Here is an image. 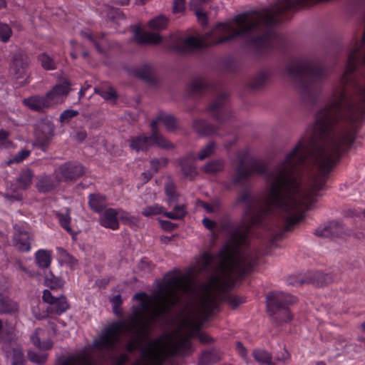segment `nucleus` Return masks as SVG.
Returning a JSON list of instances; mask_svg holds the SVG:
<instances>
[{"label": "nucleus", "instance_id": "nucleus-1", "mask_svg": "<svg viewBox=\"0 0 365 365\" xmlns=\"http://www.w3.org/2000/svg\"><path fill=\"white\" fill-rule=\"evenodd\" d=\"M254 173L264 176L269 185L265 197L253 196L247 189L239 193L236 204L245 205L242 222L230 227V239L215 259L207 252L202 255L200 271L207 270L214 262L212 274L208 282L202 285V293L199 294L185 276L165 279L153 293L152 307L145 299V293H137L134 299L140 302V308L135 309L123 322L128 324L129 331L143 333L156 319L166 317L174 307L180 304L184 294L199 297V314L203 321L207 320L218 307L215 292L230 289L235 283L234 277L240 278L249 273L256 263V253L247 245L252 227H265L272 241L283 237L286 232V164H278L271 170L265 164H238L232 182L235 185L243 183Z\"/></svg>", "mask_w": 365, "mask_h": 365}, {"label": "nucleus", "instance_id": "nucleus-2", "mask_svg": "<svg viewBox=\"0 0 365 365\" xmlns=\"http://www.w3.org/2000/svg\"><path fill=\"white\" fill-rule=\"evenodd\" d=\"M285 74L297 85L304 103H317L321 93V84L329 71L323 61L317 57L292 59L284 66Z\"/></svg>", "mask_w": 365, "mask_h": 365}, {"label": "nucleus", "instance_id": "nucleus-3", "mask_svg": "<svg viewBox=\"0 0 365 365\" xmlns=\"http://www.w3.org/2000/svg\"><path fill=\"white\" fill-rule=\"evenodd\" d=\"M182 325L190 329L186 335H180L166 348L163 344L165 335L154 339L143 347L140 359L135 365H163L169 357L187 354L190 350V339L196 334H199L203 325V321L191 319L190 317L182 320Z\"/></svg>", "mask_w": 365, "mask_h": 365}, {"label": "nucleus", "instance_id": "nucleus-4", "mask_svg": "<svg viewBox=\"0 0 365 365\" xmlns=\"http://www.w3.org/2000/svg\"><path fill=\"white\" fill-rule=\"evenodd\" d=\"M128 328V324L122 322H115L109 325L102 332L100 338L94 341V346L99 349H105L108 351H114L115 344L120 340L119 332L124 331L133 336L132 339L126 344L125 349L129 353L134 352L139 349L142 338L148 334V329H145L140 334H137L129 331Z\"/></svg>", "mask_w": 365, "mask_h": 365}, {"label": "nucleus", "instance_id": "nucleus-5", "mask_svg": "<svg viewBox=\"0 0 365 365\" xmlns=\"http://www.w3.org/2000/svg\"><path fill=\"white\" fill-rule=\"evenodd\" d=\"M297 302V298L288 293L270 292L267 295V312L272 319L282 324L292 320L289 307Z\"/></svg>", "mask_w": 365, "mask_h": 365}, {"label": "nucleus", "instance_id": "nucleus-6", "mask_svg": "<svg viewBox=\"0 0 365 365\" xmlns=\"http://www.w3.org/2000/svg\"><path fill=\"white\" fill-rule=\"evenodd\" d=\"M228 94L225 91L217 92L208 106L207 111L217 122L225 123L232 120V111L227 108Z\"/></svg>", "mask_w": 365, "mask_h": 365}, {"label": "nucleus", "instance_id": "nucleus-7", "mask_svg": "<svg viewBox=\"0 0 365 365\" xmlns=\"http://www.w3.org/2000/svg\"><path fill=\"white\" fill-rule=\"evenodd\" d=\"M128 143L130 148L138 153L147 150L154 144L166 149L173 148V145L160 135L158 132H154L153 130L150 135L141 134L135 137H132L128 140Z\"/></svg>", "mask_w": 365, "mask_h": 365}, {"label": "nucleus", "instance_id": "nucleus-8", "mask_svg": "<svg viewBox=\"0 0 365 365\" xmlns=\"http://www.w3.org/2000/svg\"><path fill=\"white\" fill-rule=\"evenodd\" d=\"M54 124L48 118L39 119L35 124L34 135L37 145L45 151L54 136Z\"/></svg>", "mask_w": 365, "mask_h": 365}, {"label": "nucleus", "instance_id": "nucleus-9", "mask_svg": "<svg viewBox=\"0 0 365 365\" xmlns=\"http://www.w3.org/2000/svg\"><path fill=\"white\" fill-rule=\"evenodd\" d=\"M85 173L82 165L75 162H67L55 169L53 175L61 182L75 180Z\"/></svg>", "mask_w": 365, "mask_h": 365}, {"label": "nucleus", "instance_id": "nucleus-10", "mask_svg": "<svg viewBox=\"0 0 365 365\" xmlns=\"http://www.w3.org/2000/svg\"><path fill=\"white\" fill-rule=\"evenodd\" d=\"M43 300L50 304V312L60 315L69 309V304L65 296H53L51 292L46 289L43 293Z\"/></svg>", "mask_w": 365, "mask_h": 365}, {"label": "nucleus", "instance_id": "nucleus-11", "mask_svg": "<svg viewBox=\"0 0 365 365\" xmlns=\"http://www.w3.org/2000/svg\"><path fill=\"white\" fill-rule=\"evenodd\" d=\"M15 232L13 235V243L16 249L22 252H29L31 250V242L33 236L27 231L14 225Z\"/></svg>", "mask_w": 365, "mask_h": 365}, {"label": "nucleus", "instance_id": "nucleus-12", "mask_svg": "<svg viewBox=\"0 0 365 365\" xmlns=\"http://www.w3.org/2000/svg\"><path fill=\"white\" fill-rule=\"evenodd\" d=\"M314 234L320 237H339L345 234L344 226L337 221H331L319 227Z\"/></svg>", "mask_w": 365, "mask_h": 365}, {"label": "nucleus", "instance_id": "nucleus-13", "mask_svg": "<svg viewBox=\"0 0 365 365\" xmlns=\"http://www.w3.org/2000/svg\"><path fill=\"white\" fill-rule=\"evenodd\" d=\"M71 84L68 80L63 79L60 83L54 86L52 89L47 93L53 106L63 102V97L68 95L71 91Z\"/></svg>", "mask_w": 365, "mask_h": 365}, {"label": "nucleus", "instance_id": "nucleus-14", "mask_svg": "<svg viewBox=\"0 0 365 365\" xmlns=\"http://www.w3.org/2000/svg\"><path fill=\"white\" fill-rule=\"evenodd\" d=\"M29 68V59L26 54L16 53L12 58L11 71L16 78H21L26 74Z\"/></svg>", "mask_w": 365, "mask_h": 365}, {"label": "nucleus", "instance_id": "nucleus-15", "mask_svg": "<svg viewBox=\"0 0 365 365\" xmlns=\"http://www.w3.org/2000/svg\"><path fill=\"white\" fill-rule=\"evenodd\" d=\"M60 182L55 176L43 174L38 177L36 187L40 193H49L56 190Z\"/></svg>", "mask_w": 365, "mask_h": 365}, {"label": "nucleus", "instance_id": "nucleus-16", "mask_svg": "<svg viewBox=\"0 0 365 365\" xmlns=\"http://www.w3.org/2000/svg\"><path fill=\"white\" fill-rule=\"evenodd\" d=\"M24 104L34 111H43L53 106L47 93L46 96H33L24 100Z\"/></svg>", "mask_w": 365, "mask_h": 365}, {"label": "nucleus", "instance_id": "nucleus-17", "mask_svg": "<svg viewBox=\"0 0 365 365\" xmlns=\"http://www.w3.org/2000/svg\"><path fill=\"white\" fill-rule=\"evenodd\" d=\"M119 212L113 208L106 209L99 218L100 224L106 228L117 230L119 227L118 215Z\"/></svg>", "mask_w": 365, "mask_h": 365}, {"label": "nucleus", "instance_id": "nucleus-18", "mask_svg": "<svg viewBox=\"0 0 365 365\" xmlns=\"http://www.w3.org/2000/svg\"><path fill=\"white\" fill-rule=\"evenodd\" d=\"M195 161V155L192 153H190L182 158L180 162L184 175L190 179L194 178L197 174Z\"/></svg>", "mask_w": 365, "mask_h": 365}, {"label": "nucleus", "instance_id": "nucleus-19", "mask_svg": "<svg viewBox=\"0 0 365 365\" xmlns=\"http://www.w3.org/2000/svg\"><path fill=\"white\" fill-rule=\"evenodd\" d=\"M194 130L201 136H210L217 135L218 128L205 120L195 119L193 120Z\"/></svg>", "mask_w": 365, "mask_h": 365}, {"label": "nucleus", "instance_id": "nucleus-20", "mask_svg": "<svg viewBox=\"0 0 365 365\" xmlns=\"http://www.w3.org/2000/svg\"><path fill=\"white\" fill-rule=\"evenodd\" d=\"M159 123H163L168 130H173L177 126L175 118L173 115L165 113H159L155 119L152 121L151 128L153 131L158 132L157 125Z\"/></svg>", "mask_w": 365, "mask_h": 365}, {"label": "nucleus", "instance_id": "nucleus-21", "mask_svg": "<svg viewBox=\"0 0 365 365\" xmlns=\"http://www.w3.org/2000/svg\"><path fill=\"white\" fill-rule=\"evenodd\" d=\"M209 84L205 78L199 77L192 79L187 86V93L190 96L200 95Z\"/></svg>", "mask_w": 365, "mask_h": 365}, {"label": "nucleus", "instance_id": "nucleus-22", "mask_svg": "<svg viewBox=\"0 0 365 365\" xmlns=\"http://www.w3.org/2000/svg\"><path fill=\"white\" fill-rule=\"evenodd\" d=\"M18 311V303L0 292V314H13Z\"/></svg>", "mask_w": 365, "mask_h": 365}, {"label": "nucleus", "instance_id": "nucleus-23", "mask_svg": "<svg viewBox=\"0 0 365 365\" xmlns=\"http://www.w3.org/2000/svg\"><path fill=\"white\" fill-rule=\"evenodd\" d=\"M88 205L93 212H100L106 207V197L99 193L90 194L88 195Z\"/></svg>", "mask_w": 365, "mask_h": 365}, {"label": "nucleus", "instance_id": "nucleus-24", "mask_svg": "<svg viewBox=\"0 0 365 365\" xmlns=\"http://www.w3.org/2000/svg\"><path fill=\"white\" fill-rule=\"evenodd\" d=\"M34 176V172L31 169L24 168L21 170L16 180L18 188L21 190L28 189L32 183Z\"/></svg>", "mask_w": 365, "mask_h": 365}, {"label": "nucleus", "instance_id": "nucleus-25", "mask_svg": "<svg viewBox=\"0 0 365 365\" xmlns=\"http://www.w3.org/2000/svg\"><path fill=\"white\" fill-rule=\"evenodd\" d=\"M52 259L51 252L46 250H39L35 253V262L40 269L48 268Z\"/></svg>", "mask_w": 365, "mask_h": 365}, {"label": "nucleus", "instance_id": "nucleus-26", "mask_svg": "<svg viewBox=\"0 0 365 365\" xmlns=\"http://www.w3.org/2000/svg\"><path fill=\"white\" fill-rule=\"evenodd\" d=\"M169 19L165 15L160 14L148 22V27L154 31H160L168 27Z\"/></svg>", "mask_w": 365, "mask_h": 365}, {"label": "nucleus", "instance_id": "nucleus-27", "mask_svg": "<svg viewBox=\"0 0 365 365\" xmlns=\"http://www.w3.org/2000/svg\"><path fill=\"white\" fill-rule=\"evenodd\" d=\"M154 69L152 66L149 64H143L140 67L138 68L135 70V75L148 82V83H153L154 82Z\"/></svg>", "mask_w": 365, "mask_h": 365}, {"label": "nucleus", "instance_id": "nucleus-28", "mask_svg": "<svg viewBox=\"0 0 365 365\" xmlns=\"http://www.w3.org/2000/svg\"><path fill=\"white\" fill-rule=\"evenodd\" d=\"M255 360L262 365H276L272 362V354L264 349H255L252 352Z\"/></svg>", "mask_w": 365, "mask_h": 365}, {"label": "nucleus", "instance_id": "nucleus-29", "mask_svg": "<svg viewBox=\"0 0 365 365\" xmlns=\"http://www.w3.org/2000/svg\"><path fill=\"white\" fill-rule=\"evenodd\" d=\"M223 168L224 161L222 160L217 159L206 163L201 169L207 174L215 175L221 172L223 170Z\"/></svg>", "mask_w": 365, "mask_h": 365}, {"label": "nucleus", "instance_id": "nucleus-30", "mask_svg": "<svg viewBox=\"0 0 365 365\" xmlns=\"http://www.w3.org/2000/svg\"><path fill=\"white\" fill-rule=\"evenodd\" d=\"M221 359L220 354L217 351L204 352L199 360L200 365H210L217 363Z\"/></svg>", "mask_w": 365, "mask_h": 365}, {"label": "nucleus", "instance_id": "nucleus-31", "mask_svg": "<svg viewBox=\"0 0 365 365\" xmlns=\"http://www.w3.org/2000/svg\"><path fill=\"white\" fill-rule=\"evenodd\" d=\"M94 91L106 101L115 103L118 98L115 91L110 86L95 88Z\"/></svg>", "mask_w": 365, "mask_h": 365}, {"label": "nucleus", "instance_id": "nucleus-32", "mask_svg": "<svg viewBox=\"0 0 365 365\" xmlns=\"http://www.w3.org/2000/svg\"><path fill=\"white\" fill-rule=\"evenodd\" d=\"M248 56L253 59H260L270 54L269 47H248Z\"/></svg>", "mask_w": 365, "mask_h": 365}, {"label": "nucleus", "instance_id": "nucleus-33", "mask_svg": "<svg viewBox=\"0 0 365 365\" xmlns=\"http://www.w3.org/2000/svg\"><path fill=\"white\" fill-rule=\"evenodd\" d=\"M268 78L269 76L266 72H260L252 78L250 83V86L255 90L260 89L266 85Z\"/></svg>", "mask_w": 365, "mask_h": 365}, {"label": "nucleus", "instance_id": "nucleus-34", "mask_svg": "<svg viewBox=\"0 0 365 365\" xmlns=\"http://www.w3.org/2000/svg\"><path fill=\"white\" fill-rule=\"evenodd\" d=\"M165 193L168 197V204L171 206L177 203L178 195L176 192V187L171 181L168 182L165 185Z\"/></svg>", "mask_w": 365, "mask_h": 365}, {"label": "nucleus", "instance_id": "nucleus-35", "mask_svg": "<svg viewBox=\"0 0 365 365\" xmlns=\"http://www.w3.org/2000/svg\"><path fill=\"white\" fill-rule=\"evenodd\" d=\"M202 47H170L171 53L180 56H187L196 54Z\"/></svg>", "mask_w": 365, "mask_h": 365}, {"label": "nucleus", "instance_id": "nucleus-36", "mask_svg": "<svg viewBox=\"0 0 365 365\" xmlns=\"http://www.w3.org/2000/svg\"><path fill=\"white\" fill-rule=\"evenodd\" d=\"M174 205L173 210L171 212H166L165 210L164 216L172 220H180L184 217L186 214L185 207L184 205H178L176 203Z\"/></svg>", "mask_w": 365, "mask_h": 365}, {"label": "nucleus", "instance_id": "nucleus-37", "mask_svg": "<svg viewBox=\"0 0 365 365\" xmlns=\"http://www.w3.org/2000/svg\"><path fill=\"white\" fill-rule=\"evenodd\" d=\"M42 329H36L35 332L31 335V339L33 344L39 349H49L52 347V343L51 341H46L43 342H41L40 341V334L42 332Z\"/></svg>", "mask_w": 365, "mask_h": 365}, {"label": "nucleus", "instance_id": "nucleus-38", "mask_svg": "<svg viewBox=\"0 0 365 365\" xmlns=\"http://www.w3.org/2000/svg\"><path fill=\"white\" fill-rule=\"evenodd\" d=\"M63 284L64 281L61 278L54 276L51 272L45 276V284L51 289L61 288Z\"/></svg>", "mask_w": 365, "mask_h": 365}, {"label": "nucleus", "instance_id": "nucleus-39", "mask_svg": "<svg viewBox=\"0 0 365 365\" xmlns=\"http://www.w3.org/2000/svg\"><path fill=\"white\" fill-rule=\"evenodd\" d=\"M334 277L331 274L316 272L314 275V282L318 286H324L335 281Z\"/></svg>", "mask_w": 365, "mask_h": 365}, {"label": "nucleus", "instance_id": "nucleus-40", "mask_svg": "<svg viewBox=\"0 0 365 365\" xmlns=\"http://www.w3.org/2000/svg\"><path fill=\"white\" fill-rule=\"evenodd\" d=\"M217 145L215 141L209 142L205 147H203L197 155V159L203 160L215 153Z\"/></svg>", "mask_w": 365, "mask_h": 365}, {"label": "nucleus", "instance_id": "nucleus-41", "mask_svg": "<svg viewBox=\"0 0 365 365\" xmlns=\"http://www.w3.org/2000/svg\"><path fill=\"white\" fill-rule=\"evenodd\" d=\"M164 212L165 208L158 204H154L153 205L148 206L142 211V214L145 217H151L160 214H163L164 215Z\"/></svg>", "mask_w": 365, "mask_h": 365}, {"label": "nucleus", "instance_id": "nucleus-42", "mask_svg": "<svg viewBox=\"0 0 365 365\" xmlns=\"http://www.w3.org/2000/svg\"><path fill=\"white\" fill-rule=\"evenodd\" d=\"M38 60L41 62V66L46 70L56 69V63L53 59L46 53L39 55Z\"/></svg>", "mask_w": 365, "mask_h": 365}, {"label": "nucleus", "instance_id": "nucleus-43", "mask_svg": "<svg viewBox=\"0 0 365 365\" xmlns=\"http://www.w3.org/2000/svg\"><path fill=\"white\" fill-rule=\"evenodd\" d=\"M59 222L61 225L70 234H73V232L70 227V222H71V217L68 212L63 214V213H58L57 214Z\"/></svg>", "mask_w": 365, "mask_h": 365}, {"label": "nucleus", "instance_id": "nucleus-44", "mask_svg": "<svg viewBox=\"0 0 365 365\" xmlns=\"http://www.w3.org/2000/svg\"><path fill=\"white\" fill-rule=\"evenodd\" d=\"M30 150L27 149L21 150L17 153L11 159L7 161V165H10L13 163H19L26 159L30 155Z\"/></svg>", "mask_w": 365, "mask_h": 365}, {"label": "nucleus", "instance_id": "nucleus-45", "mask_svg": "<svg viewBox=\"0 0 365 365\" xmlns=\"http://www.w3.org/2000/svg\"><path fill=\"white\" fill-rule=\"evenodd\" d=\"M28 358L32 362L38 364H42L46 362L47 359V354L29 351L28 352Z\"/></svg>", "mask_w": 365, "mask_h": 365}, {"label": "nucleus", "instance_id": "nucleus-46", "mask_svg": "<svg viewBox=\"0 0 365 365\" xmlns=\"http://www.w3.org/2000/svg\"><path fill=\"white\" fill-rule=\"evenodd\" d=\"M61 365H94V364L88 357L82 356L74 361L67 359L64 361Z\"/></svg>", "mask_w": 365, "mask_h": 365}, {"label": "nucleus", "instance_id": "nucleus-47", "mask_svg": "<svg viewBox=\"0 0 365 365\" xmlns=\"http://www.w3.org/2000/svg\"><path fill=\"white\" fill-rule=\"evenodd\" d=\"M11 30L7 24H0V38L3 43H6L10 38Z\"/></svg>", "mask_w": 365, "mask_h": 365}, {"label": "nucleus", "instance_id": "nucleus-48", "mask_svg": "<svg viewBox=\"0 0 365 365\" xmlns=\"http://www.w3.org/2000/svg\"><path fill=\"white\" fill-rule=\"evenodd\" d=\"M226 301L232 308H236L245 302V299L241 297L230 294L226 297Z\"/></svg>", "mask_w": 365, "mask_h": 365}, {"label": "nucleus", "instance_id": "nucleus-49", "mask_svg": "<svg viewBox=\"0 0 365 365\" xmlns=\"http://www.w3.org/2000/svg\"><path fill=\"white\" fill-rule=\"evenodd\" d=\"M168 160L165 158L154 159L150 161V169L153 173H157L160 166H165Z\"/></svg>", "mask_w": 365, "mask_h": 365}, {"label": "nucleus", "instance_id": "nucleus-50", "mask_svg": "<svg viewBox=\"0 0 365 365\" xmlns=\"http://www.w3.org/2000/svg\"><path fill=\"white\" fill-rule=\"evenodd\" d=\"M78 115V112L75 110L68 109L64 110L60 115V121L64 123L68 121L72 118Z\"/></svg>", "mask_w": 365, "mask_h": 365}, {"label": "nucleus", "instance_id": "nucleus-51", "mask_svg": "<svg viewBox=\"0 0 365 365\" xmlns=\"http://www.w3.org/2000/svg\"><path fill=\"white\" fill-rule=\"evenodd\" d=\"M81 34L83 38H87L90 43H93L95 46H99V44L103 43L100 41L98 37L93 36L88 31H81Z\"/></svg>", "mask_w": 365, "mask_h": 365}, {"label": "nucleus", "instance_id": "nucleus-52", "mask_svg": "<svg viewBox=\"0 0 365 365\" xmlns=\"http://www.w3.org/2000/svg\"><path fill=\"white\" fill-rule=\"evenodd\" d=\"M138 267L140 270L146 273L152 271L153 265L148 259L143 258L139 262Z\"/></svg>", "mask_w": 365, "mask_h": 365}, {"label": "nucleus", "instance_id": "nucleus-53", "mask_svg": "<svg viewBox=\"0 0 365 365\" xmlns=\"http://www.w3.org/2000/svg\"><path fill=\"white\" fill-rule=\"evenodd\" d=\"M24 356L20 350L14 349L13 351V357L11 360L12 365H21Z\"/></svg>", "mask_w": 365, "mask_h": 365}, {"label": "nucleus", "instance_id": "nucleus-54", "mask_svg": "<svg viewBox=\"0 0 365 365\" xmlns=\"http://www.w3.org/2000/svg\"><path fill=\"white\" fill-rule=\"evenodd\" d=\"M195 14L197 18V21L200 23L201 25L205 26L207 24L208 19L205 12H204L200 9H197L195 11Z\"/></svg>", "mask_w": 365, "mask_h": 365}, {"label": "nucleus", "instance_id": "nucleus-55", "mask_svg": "<svg viewBox=\"0 0 365 365\" xmlns=\"http://www.w3.org/2000/svg\"><path fill=\"white\" fill-rule=\"evenodd\" d=\"M185 9V0H174L173 12L175 14L182 12Z\"/></svg>", "mask_w": 365, "mask_h": 365}, {"label": "nucleus", "instance_id": "nucleus-56", "mask_svg": "<svg viewBox=\"0 0 365 365\" xmlns=\"http://www.w3.org/2000/svg\"><path fill=\"white\" fill-rule=\"evenodd\" d=\"M236 349L239 354L244 358L245 359H247V353L245 347L244 345L240 342L238 341L236 345Z\"/></svg>", "mask_w": 365, "mask_h": 365}, {"label": "nucleus", "instance_id": "nucleus-57", "mask_svg": "<svg viewBox=\"0 0 365 365\" xmlns=\"http://www.w3.org/2000/svg\"><path fill=\"white\" fill-rule=\"evenodd\" d=\"M87 137V133L85 130H78L75 135V139L78 142H83Z\"/></svg>", "mask_w": 365, "mask_h": 365}, {"label": "nucleus", "instance_id": "nucleus-58", "mask_svg": "<svg viewBox=\"0 0 365 365\" xmlns=\"http://www.w3.org/2000/svg\"><path fill=\"white\" fill-rule=\"evenodd\" d=\"M202 224L207 229H208L210 230H213L216 225V223L214 221H212L207 217H205L202 220Z\"/></svg>", "mask_w": 365, "mask_h": 365}, {"label": "nucleus", "instance_id": "nucleus-59", "mask_svg": "<svg viewBox=\"0 0 365 365\" xmlns=\"http://www.w3.org/2000/svg\"><path fill=\"white\" fill-rule=\"evenodd\" d=\"M197 336L200 342L203 344H208L212 341L210 336L205 333H199Z\"/></svg>", "mask_w": 365, "mask_h": 365}, {"label": "nucleus", "instance_id": "nucleus-60", "mask_svg": "<svg viewBox=\"0 0 365 365\" xmlns=\"http://www.w3.org/2000/svg\"><path fill=\"white\" fill-rule=\"evenodd\" d=\"M161 226L164 230H173L175 227V225L168 220H160Z\"/></svg>", "mask_w": 365, "mask_h": 365}, {"label": "nucleus", "instance_id": "nucleus-61", "mask_svg": "<svg viewBox=\"0 0 365 365\" xmlns=\"http://www.w3.org/2000/svg\"><path fill=\"white\" fill-rule=\"evenodd\" d=\"M128 361V356L125 354H120L117 358V365H124Z\"/></svg>", "mask_w": 365, "mask_h": 365}, {"label": "nucleus", "instance_id": "nucleus-62", "mask_svg": "<svg viewBox=\"0 0 365 365\" xmlns=\"http://www.w3.org/2000/svg\"><path fill=\"white\" fill-rule=\"evenodd\" d=\"M289 358V354L287 350H284L281 354L277 356V359L280 361H285Z\"/></svg>", "mask_w": 365, "mask_h": 365}, {"label": "nucleus", "instance_id": "nucleus-63", "mask_svg": "<svg viewBox=\"0 0 365 365\" xmlns=\"http://www.w3.org/2000/svg\"><path fill=\"white\" fill-rule=\"evenodd\" d=\"M202 207L205 209V210L208 212H215L217 207L216 205H209L206 202H202Z\"/></svg>", "mask_w": 365, "mask_h": 365}, {"label": "nucleus", "instance_id": "nucleus-64", "mask_svg": "<svg viewBox=\"0 0 365 365\" xmlns=\"http://www.w3.org/2000/svg\"><path fill=\"white\" fill-rule=\"evenodd\" d=\"M112 302L114 304V309L120 306L122 303L121 297L120 294L115 295L112 299Z\"/></svg>", "mask_w": 365, "mask_h": 365}]
</instances>
